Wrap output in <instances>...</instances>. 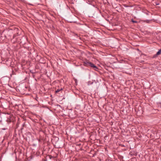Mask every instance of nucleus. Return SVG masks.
Returning <instances> with one entry per match:
<instances>
[{
  "instance_id": "9b49d317",
  "label": "nucleus",
  "mask_w": 161,
  "mask_h": 161,
  "mask_svg": "<svg viewBox=\"0 0 161 161\" xmlns=\"http://www.w3.org/2000/svg\"><path fill=\"white\" fill-rule=\"evenodd\" d=\"M143 61H141V62L142 63L143 62Z\"/></svg>"
},
{
  "instance_id": "423d86ee",
  "label": "nucleus",
  "mask_w": 161,
  "mask_h": 161,
  "mask_svg": "<svg viewBox=\"0 0 161 161\" xmlns=\"http://www.w3.org/2000/svg\"><path fill=\"white\" fill-rule=\"evenodd\" d=\"M131 21L133 23H136L137 22V21L134 20L133 19H131Z\"/></svg>"
},
{
  "instance_id": "0eeeda50",
  "label": "nucleus",
  "mask_w": 161,
  "mask_h": 161,
  "mask_svg": "<svg viewBox=\"0 0 161 161\" xmlns=\"http://www.w3.org/2000/svg\"><path fill=\"white\" fill-rule=\"evenodd\" d=\"M124 6L125 7H129V6H127V5H124Z\"/></svg>"
},
{
  "instance_id": "7ed1b4c3",
  "label": "nucleus",
  "mask_w": 161,
  "mask_h": 161,
  "mask_svg": "<svg viewBox=\"0 0 161 161\" xmlns=\"http://www.w3.org/2000/svg\"><path fill=\"white\" fill-rule=\"evenodd\" d=\"M62 88H61L60 89H58L57 90H56L55 91V93H57L58 92H59L61 91L62 90Z\"/></svg>"
},
{
  "instance_id": "20e7f679",
  "label": "nucleus",
  "mask_w": 161,
  "mask_h": 161,
  "mask_svg": "<svg viewBox=\"0 0 161 161\" xmlns=\"http://www.w3.org/2000/svg\"><path fill=\"white\" fill-rule=\"evenodd\" d=\"M152 20H146L144 21V22H146L147 23H149Z\"/></svg>"
},
{
  "instance_id": "9d476101",
  "label": "nucleus",
  "mask_w": 161,
  "mask_h": 161,
  "mask_svg": "<svg viewBox=\"0 0 161 161\" xmlns=\"http://www.w3.org/2000/svg\"><path fill=\"white\" fill-rule=\"evenodd\" d=\"M30 72H31L32 73H33V72H31V70L30 71Z\"/></svg>"
},
{
  "instance_id": "6e6552de",
  "label": "nucleus",
  "mask_w": 161,
  "mask_h": 161,
  "mask_svg": "<svg viewBox=\"0 0 161 161\" xmlns=\"http://www.w3.org/2000/svg\"><path fill=\"white\" fill-rule=\"evenodd\" d=\"M4 31H3L1 33V36L3 35V33Z\"/></svg>"
},
{
  "instance_id": "f8f14e48",
  "label": "nucleus",
  "mask_w": 161,
  "mask_h": 161,
  "mask_svg": "<svg viewBox=\"0 0 161 161\" xmlns=\"http://www.w3.org/2000/svg\"><path fill=\"white\" fill-rule=\"evenodd\" d=\"M5 38L6 37V36H5Z\"/></svg>"
},
{
  "instance_id": "f03ea898",
  "label": "nucleus",
  "mask_w": 161,
  "mask_h": 161,
  "mask_svg": "<svg viewBox=\"0 0 161 161\" xmlns=\"http://www.w3.org/2000/svg\"><path fill=\"white\" fill-rule=\"evenodd\" d=\"M161 53V48L153 56V58H156Z\"/></svg>"
},
{
  "instance_id": "39448f33",
  "label": "nucleus",
  "mask_w": 161,
  "mask_h": 161,
  "mask_svg": "<svg viewBox=\"0 0 161 161\" xmlns=\"http://www.w3.org/2000/svg\"><path fill=\"white\" fill-rule=\"evenodd\" d=\"M93 83V82L91 81H89L87 82V84L88 85H92Z\"/></svg>"
},
{
  "instance_id": "f257e3e1",
  "label": "nucleus",
  "mask_w": 161,
  "mask_h": 161,
  "mask_svg": "<svg viewBox=\"0 0 161 161\" xmlns=\"http://www.w3.org/2000/svg\"><path fill=\"white\" fill-rule=\"evenodd\" d=\"M85 65L87 66H90L92 68H93L96 70H97L98 68L92 63L88 61H86L84 62Z\"/></svg>"
},
{
  "instance_id": "1a4fd4ad",
  "label": "nucleus",
  "mask_w": 161,
  "mask_h": 161,
  "mask_svg": "<svg viewBox=\"0 0 161 161\" xmlns=\"http://www.w3.org/2000/svg\"><path fill=\"white\" fill-rule=\"evenodd\" d=\"M2 129H3V130H5L6 129H5V128H3Z\"/></svg>"
}]
</instances>
